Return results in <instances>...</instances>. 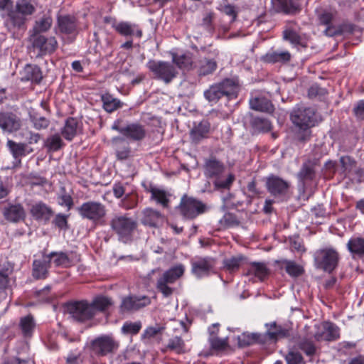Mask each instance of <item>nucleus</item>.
Wrapping results in <instances>:
<instances>
[{
	"instance_id": "obj_1",
	"label": "nucleus",
	"mask_w": 364,
	"mask_h": 364,
	"mask_svg": "<svg viewBox=\"0 0 364 364\" xmlns=\"http://www.w3.org/2000/svg\"><path fill=\"white\" fill-rule=\"evenodd\" d=\"M290 119L294 125L298 128L297 139L305 142L310 139L311 127L315 125V109L304 105H297L291 111Z\"/></svg>"
},
{
	"instance_id": "obj_2",
	"label": "nucleus",
	"mask_w": 364,
	"mask_h": 364,
	"mask_svg": "<svg viewBox=\"0 0 364 364\" xmlns=\"http://www.w3.org/2000/svg\"><path fill=\"white\" fill-rule=\"evenodd\" d=\"M240 86L236 78H225L211 85L204 91L205 98L210 103L215 104L223 97L228 100L237 97Z\"/></svg>"
},
{
	"instance_id": "obj_3",
	"label": "nucleus",
	"mask_w": 364,
	"mask_h": 364,
	"mask_svg": "<svg viewBox=\"0 0 364 364\" xmlns=\"http://www.w3.org/2000/svg\"><path fill=\"white\" fill-rule=\"evenodd\" d=\"M36 11V7L31 0H17L15 6L9 10L4 21L5 26L10 31L25 26L27 16Z\"/></svg>"
},
{
	"instance_id": "obj_4",
	"label": "nucleus",
	"mask_w": 364,
	"mask_h": 364,
	"mask_svg": "<svg viewBox=\"0 0 364 364\" xmlns=\"http://www.w3.org/2000/svg\"><path fill=\"white\" fill-rule=\"evenodd\" d=\"M77 211L83 220H87L95 226L104 225L107 216V208L103 203L88 200L77 208Z\"/></svg>"
},
{
	"instance_id": "obj_5",
	"label": "nucleus",
	"mask_w": 364,
	"mask_h": 364,
	"mask_svg": "<svg viewBox=\"0 0 364 364\" xmlns=\"http://www.w3.org/2000/svg\"><path fill=\"white\" fill-rule=\"evenodd\" d=\"M111 229L118 235L119 240L127 242L131 240L137 228L136 221L127 214H115L109 223Z\"/></svg>"
},
{
	"instance_id": "obj_6",
	"label": "nucleus",
	"mask_w": 364,
	"mask_h": 364,
	"mask_svg": "<svg viewBox=\"0 0 364 364\" xmlns=\"http://www.w3.org/2000/svg\"><path fill=\"white\" fill-rule=\"evenodd\" d=\"M340 256L331 247L317 250L314 254V266L327 273H332L338 267Z\"/></svg>"
},
{
	"instance_id": "obj_7",
	"label": "nucleus",
	"mask_w": 364,
	"mask_h": 364,
	"mask_svg": "<svg viewBox=\"0 0 364 364\" xmlns=\"http://www.w3.org/2000/svg\"><path fill=\"white\" fill-rule=\"evenodd\" d=\"M185 267L182 264H178L165 271L157 279L156 289L164 297L170 296L174 289L170 285L174 284L184 274Z\"/></svg>"
},
{
	"instance_id": "obj_8",
	"label": "nucleus",
	"mask_w": 364,
	"mask_h": 364,
	"mask_svg": "<svg viewBox=\"0 0 364 364\" xmlns=\"http://www.w3.org/2000/svg\"><path fill=\"white\" fill-rule=\"evenodd\" d=\"M181 215L186 219L193 220L205 213L208 210L206 204L202 201L184 194L177 207Z\"/></svg>"
},
{
	"instance_id": "obj_9",
	"label": "nucleus",
	"mask_w": 364,
	"mask_h": 364,
	"mask_svg": "<svg viewBox=\"0 0 364 364\" xmlns=\"http://www.w3.org/2000/svg\"><path fill=\"white\" fill-rule=\"evenodd\" d=\"M119 343L112 334H104L96 337L90 343V349L97 356H106L115 353Z\"/></svg>"
},
{
	"instance_id": "obj_10",
	"label": "nucleus",
	"mask_w": 364,
	"mask_h": 364,
	"mask_svg": "<svg viewBox=\"0 0 364 364\" xmlns=\"http://www.w3.org/2000/svg\"><path fill=\"white\" fill-rule=\"evenodd\" d=\"M148 69L154 74V78L170 83L177 75L175 66L169 62L150 60L146 63Z\"/></svg>"
},
{
	"instance_id": "obj_11",
	"label": "nucleus",
	"mask_w": 364,
	"mask_h": 364,
	"mask_svg": "<svg viewBox=\"0 0 364 364\" xmlns=\"http://www.w3.org/2000/svg\"><path fill=\"white\" fill-rule=\"evenodd\" d=\"M122 120L117 119L112 125V129L117 131L124 137L134 141H143L146 136L145 127L139 122H129L123 126Z\"/></svg>"
},
{
	"instance_id": "obj_12",
	"label": "nucleus",
	"mask_w": 364,
	"mask_h": 364,
	"mask_svg": "<svg viewBox=\"0 0 364 364\" xmlns=\"http://www.w3.org/2000/svg\"><path fill=\"white\" fill-rule=\"evenodd\" d=\"M56 33L68 36L70 42H73L78 34L77 18L71 15H58L57 17Z\"/></svg>"
},
{
	"instance_id": "obj_13",
	"label": "nucleus",
	"mask_w": 364,
	"mask_h": 364,
	"mask_svg": "<svg viewBox=\"0 0 364 364\" xmlns=\"http://www.w3.org/2000/svg\"><path fill=\"white\" fill-rule=\"evenodd\" d=\"M65 309L66 311L77 321L84 322L94 316L93 306L86 301L68 303Z\"/></svg>"
},
{
	"instance_id": "obj_14",
	"label": "nucleus",
	"mask_w": 364,
	"mask_h": 364,
	"mask_svg": "<svg viewBox=\"0 0 364 364\" xmlns=\"http://www.w3.org/2000/svg\"><path fill=\"white\" fill-rule=\"evenodd\" d=\"M191 273L197 278L202 279L214 273L215 260L210 257H196L191 261Z\"/></svg>"
},
{
	"instance_id": "obj_15",
	"label": "nucleus",
	"mask_w": 364,
	"mask_h": 364,
	"mask_svg": "<svg viewBox=\"0 0 364 364\" xmlns=\"http://www.w3.org/2000/svg\"><path fill=\"white\" fill-rule=\"evenodd\" d=\"M151 304V298L148 296L129 295L122 299L119 311L122 314H129L137 311Z\"/></svg>"
},
{
	"instance_id": "obj_16",
	"label": "nucleus",
	"mask_w": 364,
	"mask_h": 364,
	"mask_svg": "<svg viewBox=\"0 0 364 364\" xmlns=\"http://www.w3.org/2000/svg\"><path fill=\"white\" fill-rule=\"evenodd\" d=\"M267 191L275 198H283L287 195L290 183L278 176L271 174L265 178Z\"/></svg>"
},
{
	"instance_id": "obj_17",
	"label": "nucleus",
	"mask_w": 364,
	"mask_h": 364,
	"mask_svg": "<svg viewBox=\"0 0 364 364\" xmlns=\"http://www.w3.org/2000/svg\"><path fill=\"white\" fill-rule=\"evenodd\" d=\"M314 337L317 341H331L339 338V328L334 323L325 321L315 325Z\"/></svg>"
},
{
	"instance_id": "obj_18",
	"label": "nucleus",
	"mask_w": 364,
	"mask_h": 364,
	"mask_svg": "<svg viewBox=\"0 0 364 364\" xmlns=\"http://www.w3.org/2000/svg\"><path fill=\"white\" fill-rule=\"evenodd\" d=\"M112 26L117 33L127 38L134 37L140 38L143 34L142 30L138 24L129 21L117 22L114 21Z\"/></svg>"
},
{
	"instance_id": "obj_19",
	"label": "nucleus",
	"mask_w": 364,
	"mask_h": 364,
	"mask_svg": "<svg viewBox=\"0 0 364 364\" xmlns=\"http://www.w3.org/2000/svg\"><path fill=\"white\" fill-rule=\"evenodd\" d=\"M46 256L50 264L53 263L57 267L68 268L74 265L75 260H78L73 252H51Z\"/></svg>"
},
{
	"instance_id": "obj_20",
	"label": "nucleus",
	"mask_w": 364,
	"mask_h": 364,
	"mask_svg": "<svg viewBox=\"0 0 364 364\" xmlns=\"http://www.w3.org/2000/svg\"><path fill=\"white\" fill-rule=\"evenodd\" d=\"M6 146L14 159V167L20 166L21 159L33 152V149L29 148L26 143H18L13 140H8Z\"/></svg>"
},
{
	"instance_id": "obj_21",
	"label": "nucleus",
	"mask_w": 364,
	"mask_h": 364,
	"mask_svg": "<svg viewBox=\"0 0 364 364\" xmlns=\"http://www.w3.org/2000/svg\"><path fill=\"white\" fill-rule=\"evenodd\" d=\"M21 127V119L19 116L12 112H0V128L9 133L16 132Z\"/></svg>"
},
{
	"instance_id": "obj_22",
	"label": "nucleus",
	"mask_w": 364,
	"mask_h": 364,
	"mask_svg": "<svg viewBox=\"0 0 364 364\" xmlns=\"http://www.w3.org/2000/svg\"><path fill=\"white\" fill-rule=\"evenodd\" d=\"M33 46L42 54L51 53L55 50L58 42L55 37L46 38L42 35H33Z\"/></svg>"
},
{
	"instance_id": "obj_23",
	"label": "nucleus",
	"mask_w": 364,
	"mask_h": 364,
	"mask_svg": "<svg viewBox=\"0 0 364 364\" xmlns=\"http://www.w3.org/2000/svg\"><path fill=\"white\" fill-rule=\"evenodd\" d=\"M82 124L80 121L75 117H68L64 127L61 129L62 136L68 141H72L75 136L80 132Z\"/></svg>"
},
{
	"instance_id": "obj_24",
	"label": "nucleus",
	"mask_w": 364,
	"mask_h": 364,
	"mask_svg": "<svg viewBox=\"0 0 364 364\" xmlns=\"http://www.w3.org/2000/svg\"><path fill=\"white\" fill-rule=\"evenodd\" d=\"M141 222L146 226L157 228L163 223L164 216L159 211L147 208L142 211Z\"/></svg>"
},
{
	"instance_id": "obj_25",
	"label": "nucleus",
	"mask_w": 364,
	"mask_h": 364,
	"mask_svg": "<svg viewBox=\"0 0 364 364\" xmlns=\"http://www.w3.org/2000/svg\"><path fill=\"white\" fill-rule=\"evenodd\" d=\"M31 213L36 220H43L46 223L49 221L53 215V211L52 208L46 203L39 201L32 205Z\"/></svg>"
},
{
	"instance_id": "obj_26",
	"label": "nucleus",
	"mask_w": 364,
	"mask_h": 364,
	"mask_svg": "<svg viewBox=\"0 0 364 364\" xmlns=\"http://www.w3.org/2000/svg\"><path fill=\"white\" fill-rule=\"evenodd\" d=\"M146 191L151 193V200H154L157 204L161 205L163 208H168L170 203V197L171 195L166 191L149 185L146 188Z\"/></svg>"
},
{
	"instance_id": "obj_27",
	"label": "nucleus",
	"mask_w": 364,
	"mask_h": 364,
	"mask_svg": "<svg viewBox=\"0 0 364 364\" xmlns=\"http://www.w3.org/2000/svg\"><path fill=\"white\" fill-rule=\"evenodd\" d=\"M225 166L215 157L206 159L204 164V174L208 178H218L223 173Z\"/></svg>"
},
{
	"instance_id": "obj_28",
	"label": "nucleus",
	"mask_w": 364,
	"mask_h": 364,
	"mask_svg": "<svg viewBox=\"0 0 364 364\" xmlns=\"http://www.w3.org/2000/svg\"><path fill=\"white\" fill-rule=\"evenodd\" d=\"M265 326L267 330L264 335L267 336V341H277L289 336V329L281 325H277L276 322L266 323Z\"/></svg>"
},
{
	"instance_id": "obj_29",
	"label": "nucleus",
	"mask_w": 364,
	"mask_h": 364,
	"mask_svg": "<svg viewBox=\"0 0 364 364\" xmlns=\"http://www.w3.org/2000/svg\"><path fill=\"white\" fill-rule=\"evenodd\" d=\"M272 3L278 12L294 14L300 10L298 0H272Z\"/></svg>"
},
{
	"instance_id": "obj_30",
	"label": "nucleus",
	"mask_w": 364,
	"mask_h": 364,
	"mask_svg": "<svg viewBox=\"0 0 364 364\" xmlns=\"http://www.w3.org/2000/svg\"><path fill=\"white\" fill-rule=\"evenodd\" d=\"M112 141L114 146L116 157L118 160L124 161L131 156V147L124 138L117 136L114 137Z\"/></svg>"
},
{
	"instance_id": "obj_31",
	"label": "nucleus",
	"mask_w": 364,
	"mask_h": 364,
	"mask_svg": "<svg viewBox=\"0 0 364 364\" xmlns=\"http://www.w3.org/2000/svg\"><path fill=\"white\" fill-rule=\"evenodd\" d=\"M210 124L208 121L203 120L195 125L190 132V138L192 142L199 143L201 140L208 137Z\"/></svg>"
},
{
	"instance_id": "obj_32",
	"label": "nucleus",
	"mask_w": 364,
	"mask_h": 364,
	"mask_svg": "<svg viewBox=\"0 0 364 364\" xmlns=\"http://www.w3.org/2000/svg\"><path fill=\"white\" fill-rule=\"evenodd\" d=\"M249 103L250 108L256 111L272 113L274 110L271 100L263 96L252 97Z\"/></svg>"
},
{
	"instance_id": "obj_33",
	"label": "nucleus",
	"mask_w": 364,
	"mask_h": 364,
	"mask_svg": "<svg viewBox=\"0 0 364 364\" xmlns=\"http://www.w3.org/2000/svg\"><path fill=\"white\" fill-rule=\"evenodd\" d=\"M43 79V75L41 68L34 65H26L21 73V81H31L38 84Z\"/></svg>"
},
{
	"instance_id": "obj_34",
	"label": "nucleus",
	"mask_w": 364,
	"mask_h": 364,
	"mask_svg": "<svg viewBox=\"0 0 364 364\" xmlns=\"http://www.w3.org/2000/svg\"><path fill=\"white\" fill-rule=\"evenodd\" d=\"M13 272V267L6 261L0 262V294H4V291L9 287L10 275Z\"/></svg>"
},
{
	"instance_id": "obj_35",
	"label": "nucleus",
	"mask_w": 364,
	"mask_h": 364,
	"mask_svg": "<svg viewBox=\"0 0 364 364\" xmlns=\"http://www.w3.org/2000/svg\"><path fill=\"white\" fill-rule=\"evenodd\" d=\"M50 264L46 256L44 255L41 259H36L33 263V276L37 279H45L48 277V269Z\"/></svg>"
},
{
	"instance_id": "obj_36",
	"label": "nucleus",
	"mask_w": 364,
	"mask_h": 364,
	"mask_svg": "<svg viewBox=\"0 0 364 364\" xmlns=\"http://www.w3.org/2000/svg\"><path fill=\"white\" fill-rule=\"evenodd\" d=\"M267 342V336L258 333H243L238 336V344L241 347L255 343L264 344Z\"/></svg>"
},
{
	"instance_id": "obj_37",
	"label": "nucleus",
	"mask_w": 364,
	"mask_h": 364,
	"mask_svg": "<svg viewBox=\"0 0 364 364\" xmlns=\"http://www.w3.org/2000/svg\"><path fill=\"white\" fill-rule=\"evenodd\" d=\"M5 218L11 222H18L25 218V211L20 204L9 205L4 210Z\"/></svg>"
},
{
	"instance_id": "obj_38",
	"label": "nucleus",
	"mask_w": 364,
	"mask_h": 364,
	"mask_svg": "<svg viewBox=\"0 0 364 364\" xmlns=\"http://www.w3.org/2000/svg\"><path fill=\"white\" fill-rule=\"evenodd\" d=\"M269 274V269L264 262H251L246 275H253L260 281H264Z\"/></svg>"
},
{
	"instance_id": "obj_39",
	"label": "nucleus",
	"mask_w": 364,
	"mask_h": 364,
	"mask_svg": "<svg viewBox=\"0 0 364 364\" xmlns=\"http://www.w3.org/2000/svg\"><path fill=\"white\" fill-rule=\"evenodd\" d=\"M250 127L254 133H265L272 129L271 122L264 117L252 116L250 121Z\"/></svg>"
},
{
	"instance_id": "obj_40",
	"label": "nucleus",
	"mask_w": 364,
	"mask_h": 364,
	"mask_svg": "<svg viewBox=\"0 0 364 364\" xmlns=\"http://www.w3.org/2000/svg\"><path fill=\"white\" fill-rule=\"evenodd\" d=\"M291 55L289 51L287 50H277L267 53L264 57V62L269 63H288L290 61Z\"/></svg>"
},
{
	"instance_id": "obj_41",
	"label": "nucleus",
	"mask_w": 364,
	"mask_h": 364,
	"mask_svg": "<svg viewBox=\"0 0 364 364\" xmlns=\"http://www.w3.org/2000/svg\"><path fill=\"white\" fill-rule=\"evenodd\" d=\"M246 259L247 258L242 255L225 258L223 262V267L230 272H234L240 269V266L245 263Z\"/></svg>"
},
{
	"instance_id": "obj_42",
	"label": "nucleus",
	"mask_w": 364,
	"mask_h": 364,
	"mask_svg": "<svg viewBox=\"0 0 364 364\" xmlns=\"http://www.w3.org/2000/svg\"><path fill=\"white\" fill-rule=\"evenodd\" d=\"M53 19L50 14H44L36 20L33 27V35H40L41 33L48 31L52 26Z\"/></svg>"
},
{
	"instance_id": "obj_43",
	"label": "nucleus",
	"mask_w": 364,
	"mask_h": 364,
	"mask_svg": "<svg viewBox=\"0 0 364 364\" xmlns=\"http://www.w3.org/2000/svg\"><path fill=\"white\" fill-rule=\"evenodd\" d=\"M101 100L103 109L109 113L113 112L123 106V102L108 93L102 95Z\"/></svg>"
},
{
	"instance_id": "obj_44",
	"label": "nucleus",
	"mask_w": 364,
	"mask_h": 364,
	"mask_svg": "<svg viewBox=\"0 0 364 364\" xmlns=\"http://www.w3.org/2000/svg\"><path fill=\"white\" fill-rule=\"evenodd\" d=\"M217 68V63L212 59L204 58L199 61L197 73L199 76H206L212 74Z\"/></svg>"
},
{
	"instance_id": "obj_45",
	"label": "nucleus",
	"mask_w": 364,
	"mask_h": 364,
	"mask_svg": "<svg viewBox=\"0 0 364 364\" xmlns=\"http://www.w3.org/2000/svg\"><path fill=\"white\" fill-rule=\"evenodd\" d=\"M275 262L282 264V265L284 266L287 273L292 277H299L304 272L303 267L296 264L294 261L283 259L281 261L277 260Z\"/></svg>"
},
{
	"instance_id": "obj_46",
	"label": "nucleus",
	"mask_w": 364,
	"mask_h": 364,
	"mask_svg": "<svg viewBox=\"0 0 364 364\" xmlns=\"http://www.w3.org/2000/svg\"><path fill=\"white\" fill-rule=\"evenodd\" d=\"M44 146L49 151L55 152L61 149L65 146V143L59 134H54L47 137L44 141Z\"/></svg>"
},
{
	"instance_id": "obj_47",
	"label": "nucleus",
	"mask_w": 364,
	"mask_h": 364,
	"mask_svg": "<svg viewBox=\"0 0 364 364\" xmlns=\"http://www.w3.org/2000/svg\"><path fill=\"white\" fill-rule=\"evenodd\" d=\"M348 250L353 255L362 257L364 255V238L353 237L347 244Z\"/></svg>"
},
{
	"instance_id": "obj_48",
	"label": "nucleus",
	"mask_w": 364,
	"mask_h": 364,
	"mask_svg": "<svg viewBox=\"0 0 364 364\" xmlns=\"http://www.w3.org/2000/svg\"><path fill=\"white\" fill-rule=\"evenodd\" d=\"M184 348L185 343L183 340L179 336H175L168 340L167 346L161 350L164 353L171 350L181 354L185 352Z\"/></svg>"
},
{
	"instance_id": "obj_49",
	"label": "nucleus",
	"mask_w": 364,
	"mask_h": 364,
	"mask_svg": "<svg viewBox=\"0 0 364 364\" xmlns=\"http://www.w3.org/2000/svg\"><path fill=\"white\" fill-rule=\"evenodd\" d=\"M283 38L284 40L289 41L294 46H300L306 48V42L304 39L295 31L292 29H287L283 32Z\"/></svg>"
},
{
	"instance_id": "obj_50",
	"label": "nucleus",
	"mask_w": 364,
	"mask_h": 364,
	"mask_svg": "<svg viewBox=\"0 0 364 364\" xmlns=\"http://www.w3.org/2000/svg\"><path fill=\"white\" fill-rule=\"evenodd\" d=\"M90 304V306H93L95 316L97 311H104L107 310L112 305V302L111 299L107 296H100L95 297Z\"/></svg>"
},
{
	"instance_id": "obj_51",
	"label": "nucleus",
	"mask_w": 364,
	"mask_h": 364,
	"mask_svg": "<svg viewBox=\"0 0 364 364\" xmlns=\"http://www.w3.org/2000/svg\"><path fill=\"white\" fill-rule=\"evenodd\" d=\"M314 176L315 171L310 161L304 163L298 173L299 178L304 183L305 181L313 180Z\"/></svg>"
},
{
	"instance_id": "obj_52",
	"label": "nucleus",
	"mask_w": 364,
	"mask_h": 364,
	"mask_svg": "<svg viewBox=\"0 0 364 364\" xmlns=\"http://www.w3.org/2000/svg\"><path fill=\"white\" fill-rule=\"evenodd\" d=\"M35 322L31 315L22 318L20 321V327L24 336H31L35 328Z\"/></svg>"
},
{
	"instance_id": "obj_53",
	"label": "nucleus",
	"mask_w": 364,
	"mask_h": 364,
	"mask_svg": "<svg viewBox=\"0 0 364 364\" xmlns=\"http://www.w3.org/2000/svg\"><path fill=\"white\" fill-rule=\"evenodd\" d=\"M173 60L176 64V65L181 69L188 70L192 67V59L190 55H173Z\"/></svg>"
},
{
	"instance_id": "obj_54",
	"label": "nucleus",
	"mask_w": 364,
	"mask_h": 364,
	"mask_svg": "<svg viewBox=\"0 0 364 364\" xmlns=\"http://www.w3.org/2000/svg\"><path fill=\"white\" fill-rule=\"evenodd\" d=\"M298 347L307 356H313L316 353V347L314 342L308 338H303L298 343Z\"/></svg>"
},
{
	"instance_id": "obj_55",
	"label": "nucleus",
	"mask_w": 364,
	"mask_h": 364,
	"mask_svg": "<svg viewBox=\"0 0 364 364\" xmlns=\"http://www.w3.org/2000/svg\"><path fill=\"white\" fill-rule=\"evenodd\" d=\"M141 328V323L140 321L137 322H125L122 327V333L125 335H136Z\"/></svg>"
},
{
	"instance_id": "obj_56",
	"label": "nucleus",
	"mask_w": 364,
	"mask_h": 364,
	"mask_svg": "<svg viewBox=\"0 0 364 364\" xmlns=\"http://www.w3.org/2000/svg\"><path fill=\"white\" fill-rule=\"evenodd\" d=\"M31 120L36 129H46L50 124L49 119L38 114L31 115Z\"/></svg>"
},
{
	"instance_id": "obj_57",
	"label": "nucleus",
	"mask_w": 364,
	"mask_h": 364,
	"mask_svg": "<svg viewBox=\"0 0 364 364\" xmlns=\"http://www.w3.org/2000/svg\"><path fill=\"white\" fill-rule=\"evenodd\" d=\"M68 215H64L63 213H58L55 215L53 220V224L60 230H66L69 228L68 219Z\"/></svg>"
},
{
	"instance_id": "obj_58",
	"label": "nucleus",
	"mask_w": 364,
	"mask_h": 364,
	"mask_svg": "<svg viewBox=\"0 0 364 364\" xmlns=\"http://www.w3.org/2000/svg\"><path fill=\"white\" fill-rule=\"evenodd\" d=\"M285 360L287 364H301L304 358L299 352L291 350L285 355Z\"/></svg>"
},
{
	"instance_id": "obj_59",
	"label": "nucleus",
	"mask_w": 364,
	"mask_h": 364,
	"mask_svg": "<svg viewBox=\"0 0 364 364\" xmlns=\"http://www.w3.org/2000/svg\"><path fill=\"white\" fill-rule=\"evenodd\" d=\"M234 179V176L232 174H229L225 179L221 178L220 176L216 178L213 183L217 189L229 188Z\"/></svg>"
},
{
	"instance_id": "obj_60",
	"label": "nucleus",
	"mask_w": 364,
	"mask_h": 364,
	"mask_svg": "<svg viewBox=\"0 0 364 364\" xmlns=\"http://www.w3.org/2000/svg\"><path fill=\"white\" fill-rule=\"evenodd\" d=\"M220 223L226 227L238 225L240 222L237 216L231 213H225L220 220Z\"/></svg>"
},
{
	"instance_id": "obj_61",
	"label": "nucleus",
	"mask_w": 364,
	"mask_h": 364,
	"mask_svg": "<svg viewBox=\"0 0 364 364\" xmlns=\"http://www.w3.org/2000/svg\"><path fill=\"white\" fill-rule=\"evenodd\" d=\"M63 193L58 197V204L67 208L68 210L72 209L73 206V199L72 196L67 193L65 188L63 189Z\"/></svg>"
},
{
	"instance_id": "obj_62",
	"label": "nucleus",
	"mask_w": 364,
	"mask_h": 364,
	"mask_svg": "<svg viewBox=\"0 0 364 364\" xmlns=\"http://www.w3.org/2000/svg\"><path fill=\"white\" fill-rule=\"evenodd\" d=\"M213 18L214 14L213 12L205 14L203 18L201 25L208 32H213L215 29L213 25Z\"/></svg>"
},
{
	"instance_id": "obj_63",
	"label": "nucleus",
	"mask_w": 364,
	"mask_h": 364,
	"mask_svg": "<svg viewBox=\"0 0 364 364\" xmlns=\"http://www.w3.org/2000/svg\"><path fill=\"white\" fill-rule=\"evenodd\" d=\"M209 343L212 348L215 350H223L228 346L226 340L213 336L209 338Z\"/></svg>"
},
{
	"instance_id": "obj_64",
	"label": "nucleus",
	"mask_w": 364,
	"mask_h": 364,
	"mask_svg": "<svg viewBox=\"0 0 364 364\" xmlns=\"http://www.w3.org/2000/svg\"><path fill=\"white\" fill-rule=\"evenodd\" d=\"M353 112L358 119H364V100H359L355 104Z\"/></svg>"
}]
</instances>
